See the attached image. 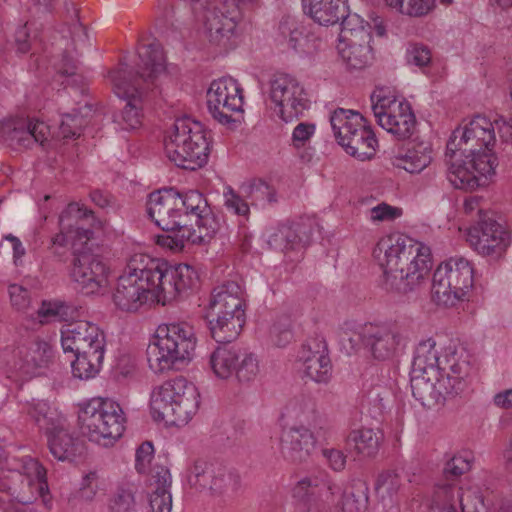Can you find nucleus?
<instances>
[{
	"label": "nucleus",
	"instance_id": "obj_1",
	"mask_svg": "<svg viewBox=\"0 0 512 512\" xmlns=\"http://www.w3.org/2000/svg\"><path fill=\"white\" fill-rule=\"evenodd\" d=\"M436 342L428 338L415 349L413 366L422 374L411 379L413 396L424 406L441 405L467 388L471 371L467 353L461 349L447 353L442 360Z\"/></svg>",
	"mask_w": 512,
	"mask_h": 512
},
{
	"label": "nucleus",
	"instance_id": "obj_2",
	"mask_svg": "<svg viewBox=\"0 0 512 512\" xmlns=\"http://www.w3.org/2000/svg\"><path fill=\"white\" fill-rule=\"evenodd\" d=\"M383 270L381 287L406 294L419 289L432 266L430 247L403 234L383 237L374 249Z\"/></svg>",
	"mask_w": 512,
	"mask_h": 512
},
{
	"label": "nucleus",
	"instance_id": "obj_3",
	"mask_svg": "<svg viewBox=\"0 0 512 512\" xmlns=\"http://www.w3.org/2000/svg\"><path fill=\"white\" fill-rule=\"evenodd\" d=\"M137 72L128 71V65L120 63L117 69L108 72V78L116 96L126 101L121 113L115 116L123 130H133L142 123L143 91L155 84L165 72L166 58L161 44L153 40L138 47Z\"/></svg>",
	"mask_w": 512,
	"mask_h": 512
},
{
	"label": "nucleus",
	"instance_id": "obj_4",
	"mask_svg": "<svg viewBox=\"0 0 512 512\" xmlns=\"http://www.w3.org/2000/svg\"><path fill=\"white\" fill-rule=\"evenodd\" d=\"M196 342L194 329L187 322L159 325L147 349L149 368L159 374L186 364L193 357Z\"/></svg>",
	"mask_w": 512,
	"mask_h": 512
},
{
	"label": "nucleus",
	"instance_id": "obj_5",
	"mask_svg": "<svg viewBox=\"0 0 512 512\" xmlns=\"http://www.w3.org/2000/svg\"><path fill=\"white\" fill-rule=\"evenodd\" d=\"M199 405L197 387L182 376L154 388L150 400L154 417L175 426L186 425L198 411Z\"/></svg>",
	"mask_w": 512,
	"mask_h": 512
},
{
	"label": "nucleus",
	"instance_id": "obj_6",
	"mask_svg": "<svg viewBox=\"0 0 512 512\" xmlns=\"http://www.w3.org/2000/svg\"><path fill=\"white\" fill-rule=\"evenodd\" d=\"M167 158L177 167L196 170L208 161L209 142L204 126L190 117L175 120L164 140Z\"/></svg>",
	"mask_w": 512,
	"mask_h": 512
},
{
	"label": "nucleus",
	"instance_id": "obj_7",
	"mask_svg": "<svg viewBox=\"0 0 512 512\" xmlns=\"http://www.w3.org/2000/svg\"><path fill=\"white\" fill-rule=\"evenodd\" d=\"M78 422L82 434L91 442L110 447L122 437L126 416L118 402L99 397L81 405Z\"/></svg>",
	"mask_w": 512,
	"mask_h": 512
},
{
	"label": "nucleus",
	"instance_id": "obj_8",
	"mask_svg": "<svg viewBox=\"0 0 512 512\" xmlns=\"http://www.w3.org/2000/svg\"><path fill=\"white\" fill-rule=\"evenodd\" d=\"M146 259L149 255L142 253L131 256L124 273L118 278L113 301L123 311H137L150 297L157 300V286Z\"/></svg>",
	"mask_w": 512,
	"mask_h": 512
},
{
	"label": "nucleus",
	"instance_id": "obj_9",
	"mask_svg": "<svg viewBox=\"0 0 512 512\" xmlns=\"http://www.w3.org/2000/svg\"><path fill=\"white\" fill-rule=\"evenodd\" d=\"M330 123L337 142L349 155L361 161L372 158L377 140L360 113L338 108L331 114Z\"/></svg>",
	"mask_w": 512,
	"mask_h": 512
},
{
	"label": "nucleus",
	"instance_id": "obj_10",
	"mask_svg": "<svg viewBox=\"0 0 512 512\" xmlns=\"http://www.w3.org/2000/svg\"><path fill=\"white\" fill-rule=\"evenodd\" d=\"M473 287V268L463 257H452L441 263L433 274L432 295L445 307L464 301Z\"/></svg>",
	"mask_w": 512,
	"mask_h": 512
},
{
	"label": "nucleus",
	"instance_id": "obj_11",
	"mask_svg": "<svg viewBox=\"0 0 512 512\" xmlns=\"http://www.w3.org/2000/svg\"><path fill=\"white\" fill-rule=\"evenodd\" d=\"M351 348L362 345L378 361L392 360L406 346V336L395 322L366 323L348 338Z\"/></svg>",
	"mask_w": 512,
	"mask_h": 512
},
{
	"label": "nucleus",
	"instance_id": "obj_12",
	"mask_svg": "<svg viewBox=\"0 0 512 512\" xmlns=\"http://www.w3.org/2000/svg\"><path fill=\"white\" fill-rule=\"evenodd\" d=\"M255 0H204L202 20L205 33L213 44L227 47L236 34L242 18L240 4H252Z\"/></svg>",
	"mask_w": 512,
	"mask_h": 512
},
{
	"label": "nucleus",
	"instance_id": "obj_13",
	"mask_svg": "<svg viewBox=\"0 0 512 512\" xmlns=\"http://www.w3.org/2000/svg\"><path fill=\"white\" fill-rule=\"evenodd\" d=\"M64 13L66 23L56 42L57 48L61 51V58L55 67L61 75L72 76L79 68V57L88 46L89 39L86 28L79 21V9L72 0L64 2Z\"/></svg>",
	"mask_w": 512,
	"mask_h": 512
},
{
	"label": "nucleus",
	"instance_id": "obj_14",
	"mask_svg": "<svg viewBox=\"0 0 512 512\" xmlns=\"http://www.w3.org/2000/svg\"><path fill=\"white\" fill-rule=\"evenodd\" d=\"M462 156H447L445 161L448 166L447 177L449 182L457 189H475L486 184L488 177L495 174L497 166L496 157L491 152V148L482 149L475 153H468L464 161Z\"/></svg>",
	"mask_w": 512,
	"mask_h": 512
},
{
	"label": "nucleus",
	"instance_id": "obj_15",
	"mask_svg": "<svg viewBox=\"0 0 512 512\" xmlns=\"http://www.w3.org/2000/svg\"><path fill=\"white\" fill-rule=\"evenodd\" d=\"M146 262L150 263V273L157 286V302L163 305L193 289L199 281L198 273L188 264L170 265L150 256Z\"/></svg>",
	"mask_w": 512,
	"mask_h": 512
},
{
	"label": "nucleus",
	"instance_id": "obj_16",
	"mask_svg": "<svg viewBox=\"0 0 512 512\" xmlns=\"http://www.w3.org/2000/svg\"><path fill=\"white\" fill-rule=\"evenodd\" d=\"M188 483L196 490L231 498L240 488V477L226 467L198 460L189 470Z\"/></svg>",
	"mask_w": 512,
	"mask_h": 512
},
{
	"label": "nucleus",
	"instance_id": "obj_17",
	"mask_svg": "<svg viewBox=\"0 0 512 512\" xmlns=\"http://www.w3.org/2000/svg\"><path fill=\"white\" fill-rule=\"evenodd\" d=\"M495 143V124L484 116H476L465 127L452 133L446 148V155L463 156L488 149Z\"/></svg>",
	"mask_w": 512,
	"mask_h": 512
},
{
	"label": "nucleus",
	"instance_id": "obj_18",
	"mask_svg": "<svg viewBox=\"0 0 512 512\" xmlns=\"http://www.w3.org/2000/svg\"><path fill=\"white\" fill-rule=\"evenodd\" d=\"M71 279L86 295L98 293L107 286V267L89 247L74 244V257L70 270Z\"/></svg>",
	"mask_w": 512,
	"mask_h": 512
},
{
	"label": "nucleus",
	"instance_id": "obj_19",
	"mask_svg": "<svg viewBox=\"0 0 512 512\" xmlns=\"http://www.w3.org/2000/svg\"><path fill=\"white\" fill-rule=\"evenodd\" d=\"M467 240L479 254L500 258L510 245V235L490 212L480 211L477 223L468 230Z\"/></svg>",
	"mask_w": 512,
	"mask_h": 512
},
{
	"label": "nucleus",
	"instance_id": "obj_20",
	"mask_svg": "<svg viewBox=\"0 0 512 512\" xmlns=\"http://www.w3.org/2000/svg\"><path fill=\"white\" fill-rule=\"evenodd\" d=\"M269 94L285 122L299 118L309 106L304 88L288 74H277L271 79Z\"/></svg>",
	"mask_w": 512,
	"mask_h": 512
},
{
	"label": "nucleus",
	"instance_id": "obj_21",
	"mask_svg": "<svg viewBox=\"0 0 512 512\" xmlns=\"http://www.w3.org/2000/svg\"><path fill=\"white\" fill-rule=\"evenodd\" d=\"M242 89L231 77L214 80L207 91V106L212 117L221 124L233 122L232 115L242 112Z\"/></svg>",
	"mask_w": 512,
	"mask_h": 512
},
{
	"label": "nucleus",
	"instance_id": "obj_22",
	"mask_svg": "<svg viewBox=\"0 0 512 512\" xmlns=\"http://www.w3.org/2000/svg\"><path fill=\"white\" fill-rule=\"evenodd\" d=\"M372 111L378 124L398 139L411 137L416 129L415 115L406 101L382 97L372 105Z\"/></svg>",
	"mask_w": 512,
	"mask_h": 512
},
{
	"label": "nucleus",
	"instance_id": "obj_23",
	"mask_svg": "<svg viewBox=\"0 0 512 512\" xmlns=\"http://www.w3.org/2000/svg\"><path fill=\"white\" fill-rule=\"evenodd\" d=\"M323 436V429L304 425L284 429L280 437V453L290 463H303L311 456Z\"/></svg>",
	"mask_w": 512,
	"mask_h": 512
},
{
	"label": "nucleus",
	"instance_id": "obj_24",
	"mask_svg": "<svg viewBox=\"0 0 512 512\" xmlns=\"http://www.w3.org/2000/svg\"><path fill=\"white\" fill-rule=\"evenodd\" d=\"M12 478H23L17 496L22 503H31L48 492L46 469L38 460L25 456L11 462Z\"/></svg>",
	"mask_w": 512,
	"mask_h": 512
},
{
	"label": "nucleus",
	"instance_id": "obj_25",
	"mask_svg": "<svg viewBox=\"0 0 512 512\" xmlns=\"http://www.w3.org/2000/svg\"><path fill=\"white\" fill-rule=\"evenodd\" d=\"M297 362L305 375L316 383H327L332 375L328 348L322 337L307 339L300 347Z\"/></svg>",
	"mask_w": 512,
	"mask_h": 512
},
{
	"label": "nucleus",
	"instance_id": "obj_26",
	"mask_svg": "<svg viewBox=\"0 0 512 512\" xmlns=\"http://www.w3.org/2000/svg\"><path fill=\"white\" fill-rule=\"evenodd\" d=\"M105 334L92 322L80 320L63 326L61 345L65 353L105 349Z\"/></svg>",
	"mask_w": 512,
	"mask_h": 512
},
{
	"label": "nucleus",
	"instance_id": "obj_27",
	"mask_svg": "<svg viewBox=\"0 0 512 512\" xmlns=\"http://www.w3.org/2000/svg\"><path fill=\"white\" fill-rule=\"evenodd\" d=\"M177 191L174 188L150 193L146 207L149 218L163 231L175 230L180 225Z\"/></svg>",
	"mask_w": 512,
	"mask_h": 512
},
{
	"label": "nucleus",
	"instance_id": "obj_28",
	"mask_svg": "<svg viewBox=\"0 0 512 512\" xmlns=\"http://www.w3.org/2000/svg\"><path fill=\"white\" fill-rule=\"evenodd\" d=\"M314 226L311 220L281 225L269 236L268 245L283 253L300 250L310 243Z\"/></svg>",
	"mask_w": 512,
	"mask_h": 512
},
{
	"label": "nucleus",
	"instance_id": "obj_29",
	"mask_svg": "<svg viewBox=\"0 0 512 512\" xmlns=\"http://www.w3.org/2000/svg\"><path fill=\"white\" fill-rule=\"evenodd\" d=\"M99 224L92 210L76 202L68 204L59 217V226L64 230L73 229L83 243H89L93 236L92 229Z\"/></svg>",
	"mask_w": 512,
	"mask_h": 512
},
{
	"label": "nucleus",
	"instance_id": "obj_30",
	"mask_svg": "<svg viewBox=\"0 0 512 512\" xmlns=\"http://www.w3.org/2000/svg\"><path fill=\"white\" fill-rule=\"evenodd\" d=\"M432 161V147L429 142L411 141L405 148L393 152L390 156L391 164L409 173H419Z\"/></svg>",
	"mask_w": 512,
	"mask_h": 512
},
{
	"label": "nucleus",
	"instance_id": "obj_31",
	"mask_svg": "<svg viewBox=\"0 0 512 512\" xmlns=\"http://www.w3.org/2000/svg\"><path fill=\"white\" fill-rule=\"evenodd\" d=\"M209 329L212 338L218 343H229L237 339L245 324V310H240L239 314L234 310L227 313H216L207 311Z\"/></svg>",
	"mask_w": 512,
	"mask_h": 512
},
{
	"label": "nucleus",
	"instance_id": "obj_32",
	"mask_svg": "<svg viewBox=\"0 0 512 512\" xmlns=\"http://www.w3.org/2000/svg\"><path fill=\"white\" fill-rule=\"evenodd\" d=\"M244 291L235 281H227L216 286L210 295L207 305V311L216 313H227L229 310L239 314L240 310H245Z\"/></svg>",
	"mask_w": 512,
	"mask_h": 512
},
{
	"label": "nucleus",
	"instance_id": "obj_33",
	"mask_svg": "<svg viewBox=\"0 0 512 512\" xmlns=\"http://www.w3.org/2000/svg\"><path fill=\"white\" fill-rule=\"evenodd\" d=\"M371 39L372 36L370 34L361 31L360 39L349 38L341 40L344 46H338L339 54L349 69H363L372 62Z\"/></svg>",
	"mask_w": 512,
	"mask_h": 512
},
{
	"label": "nucleus",
	"instance_id": "obj_34",
	"mask_svg": "<svg viewBox=\"0 0 512 512\" xmlns=\"http://www.w3.org/2000/svg\"><path fill=\"white\" fill-rule=\"evenodd\" d=\"M304 12L320 25H334L348 10L346 0H302Z\"/></svg>",
	"mask_w": 512,
	"mask_h": 512
},
{
	"label": "nucleus",
	"instance_id": "obj_35",
	"mask_svg": "<svg viewBox=\"0 0 512 512\" xmlns=\"http://www.w3.org/2000/svg\"><path fill=\"white\" fill-rule=\"evenodd\" d=\"M47 438L51 454L59 461H72L84 451L83 441L68 431L66 423L63 428L55 430Z\"/></svg>",
	"mask_w": 512,
	"mask_h": 512
},
{
	"label": "nucleus",
	"instance_id": "obj_36",
	"mask_svg": "<svg viewBox=\"0 0 512 512\" xmlns=\"http://www.w3.org/2000/svg\"><path fill=\"white\" fill-rule=\"evenodd\" d=\"M26 413L30 419L48 436L55 430L63 428L65 417L47 401L33 400L26 405Z\"/></svg>",
	"mask_w": 512,
	"mask_h": 512
},
{
	"label": "nucleus",
	"instance_id": "obj_37",
	"mask_svg": "<svg viewBox=\"0 0 512 512\" xmlns=\"http://www.w3.org/2000/svg\"><path fill=\"white\" fill-rule=\"evenodd\" d=\"M51 353V347L48 343L35 342L29 350L18 352L19 360L14 362L13 370L20 377H31L35 375L37 368L48 363Z\"/></svg>",
	"mask_w": 512,
	"mask_h": 512
},
{
	"label": "nucleus",
	"instance_id": "obj_38",
	"mask_svg": "<svg viewBox=\"0 0 512 512\" xmlns=\"http://www.w3.org/2000/svg\"><path fill=\"white\" fill-rule=\"evenodd\" d=\"M154 489L149 496L148 512H171L172 495L170 492L171 474L165 467L158 468L152 475Z\"/></svg>",
	"mask_w": 512,
	"mask_h": 512
},
{
	"label": "nucleus",
	"instance_id": "obj_39",
	"mask_svg": "<svg viewBox=\"0 0 512 512\" xmlns=\"http://www.w3.org/2000/svg\"><path fill=\"white\" fill-rule=\"evenodd\" d=\"M320 488H326L332 496L341 491V488L330 480L325 472H319L299 480L292 490L293 498L307 505L311 502L316 490Z\"/></svg>",
	"mask_w": 512,
	"mask_h": 512
},
{
	"label": "nucleus",
	"instance_id": "obj_40",
	"mask_svg": "<svg viewBox=\"0 0 512 512\" xmlns=\"http://www.w3.org/2000/svg\"><path fill=\"white\" fill-rule=\"evenodd\" d=\"M288 416L307 423L313 429H323V419L317 413L315 400L311 395L299 394L294 396L287 404Z\"/></svg>",
	"mask_w": 512,
	"mask_h": 512
},
{
	"label": "nucleus",
	"instance_id": "obj_41",
	"mask_svg": "<svg viewBox=\"0 0 512 512\" xmlns=\"http://www.w3.org/2000/svg\"><path fill=\"white\" fill-rule=\"evenodd\" d=\"M383 435L380 430L359 428L352 430L347 436V445L359 456L372 458L379 451Z\"/></svg>",
	"mask_w": 512,
	"mask_h": 512
},
{
	"label": "nucleus",
	"instance_id": "obj_42",
	"mask_svg": "<svg viewBox=\"0 0 512 512\" xmlns=\"http://www.w3.org/2000/svg\"><path fill=\"white\" fill-rule=\"evenodd\" d=\"M105 349L72 352L75 359L71 362L72 374L81 380L95 377L102 366Z\"/></svg>",
	"mask_w": 512,
	"mask_h": 512
},
{
	"label": "nucleus",
	"instance_id": "obj_43",
	"mask_svg": "<svg viewBox=\"0 0 512 512\" xmlns=\"http://www.w3.org/2000/svg\"><path fill=\"white\" fill-rule=\"evenodd\" d=\"M239 358L241 349L219 346L211 354L209 363L218 378L227 379L234 374Z\"/></svg>",
	"mask_w": 512,
	"mask_h": 512
},
{
	"label": "nucleus",
	"instance_id": "obj_44",
	"mask_svg": "<svg viewBox=\"0 0 512 512\" xmlns=\"http://www.w3.org/2000/svg\"><path fill=\"white\" fill-rule=\"evenodd\" d=\"M368 505V487L365 482L355 480L351 491H344L338 507L342 512H362Z\"/></svg>",
	"mask_w": 512,
	"mask_h": 512
},
{
	"label": "nucleus",
	"instance_id": "obj_45",
	"mask_svg": "<svg viewBox=\"0 0 512 512\" xmlns=\"http://www.w3.org/2000/svg\"><path fill=\"white\" fill-rule=\"evenodd\" d=\"M31 132L26 129V120H18L0 124V142L11 147H31Z\"/></svg>",
	"mask_w": 512,
	"mask_h": 512
},
{
	"label": "nucleus",
	"instance_id": "obj_46",
	"mask_svg": "<svg viewBox=\"0 0 512 512\" xmlns=\"http://www.w3.org/2000/svg\"><path fill=\"white\" fill-rule=\"evenodd\" d=\"M177 200L179 201L177 205L181 218L185 216L195 219L197 216H201L202 213L209 212L207 200L197 190H190L183 194L177 191Z\"/></svg>",
	"mask_w": 512,
	"mask_h": 512
},
{
	"label": "nucleus",
	"instance_id": "obj_47",
	"mask_svg": "<svg viewBox=\"0 0 512 512\" xmlns=\"http://www.w3.org/2000/svg\"><path fill=\"white\" fill-rule=\"evenodd\" d=\"M241 193L251 206H263L277 201L276 190L262 180H254L241 186Z\"/></svg>",
	"mask_w": 512,
	"mask_h": 512
},
{
	"label": "nucleus",
	"instance_id": "obj_48",
	"mask_svg": "<svg viewBox=\"0 0 512 512\" xmlns=\"http://www.w3.org/2000/svg\"><path fill=\"white\" fill-rule=\"evenodd\" d=\"M75 308L61 301H43L37 310L40 323L69 321L74 317Z\"/></svg>",
	"mask_w": 512,
	"mask_h": 512
},
{
	"label": "nucleus",
	"instance_id": "obj_49",
	"mask_svg": "<svg viewBox=\"0 0 512 512\" xmlns=\"http://www.w3.org/2000/svg\"><path fill=\"white\" fill-rule=\"evenodd\" d=\"M384 3L409 16L420 17L428 14L435 6V0H383ZM443 4H450L452 0H441Z\"/></svg>",
	"mask_w": 512,
	"mask_h": 512
},
{
	"label": "nucleus",
	"instance_id": "obj_50",
	"mask_svg": "<svg viewBox=\"0 0 512 512\" xmlns=\"http://www.w3.org/2000/svg\"><path fill=\"white\" fill-rule=\"evenodd\" d=\"M292 320L288 315L278 316L269 330L271 343L279 348L287 346L293 340Z\"/></svg>",
	"mask_w": 512,
	"mask_h": 512
},
{
	"label": "nucleus",
	"instance_id": "obj_51",
	"mask_svg": "<svg viewBox=\"0 0 512 512\" xmlns=\"http://www.w3.org/2000/svg\"><path fill=\"white\" fill-rule=\"evenodd\" d=\"M341 40L349 38H359L361 31L367 32L372 36L371 23L365 22L358 14L345 13L341 19Z\"/></svg>",
	"mask_w": 512,
	"mask_h": 512
},
{
	"label": "nucleus",
	"instance_id": "obj_52",
	"mask_svg": "<svg viewBox=\"0 0 512 512\" xmlns=\"http://www.w3.org/2000/svg\"><path fill=\"white\" fill-rule=\"evenodd\" d=\"M224 207L226 210L243 221H247L250 215V203L241 191L237 193L231 187H227L223 193Z\"/></svg>",
	"mask_w": 512,
	"mask_h": 512
},
{
	"label": "nucleus",
	"instance_id": "obj_53",
	"mask_svg": "<svg viewBox=\"0 0 512 512\" xmlns=\"http://www.w3.org/2000/svg\"><path fill=\"white\" fill-rule=\"evenodd\" d=\"M135 493L130 486H119L109 499L110 512H133L135 510Z\"/></svg>",
	"mask_w": 512,
	"mask_h": 512
},
{
	"label": "nucleus",
	"instance_id": "obj_54",
	"mask_svg": "<svg viewBox=\"0 0 512 512\" xmlns=\"http://www.w3.org/2000/svg\"><path fill=\"white\" fill-rule=\"evenodd\" d=\"M234 374L240 382L254 380L259 372L258 360L252 353L241 350V358L237 361Z\"/></svg>",
	"mask_w": 512,
	"mask_h": 512
},
{
	"label": "nucleus",
	"instance_id": "obj_55",
	"mask_svg": "<svg viewBox=\"0 0 512 512\" xmlns=\"http://www.w3.org/2000/svg\"><path fill=\"white\" fill-rule=\"evenodd\" d=\"M400 487V476L393 471L381 473L376 482V491L382 500L385 498L392 499L398 493Z\"/></svg>",
	"mask_w": 512,
	"mask_h": 512
},
{
	"label": "nucleus",
	"instance_id": "obj_56",
	"mask_svg": "<svg viewBox=\"0 0 512 512\" xmlns=\"http://www.w3.org/2000/svg\"><path fill=\"white\" fill-rule=\"evenodd\" d=\"M472 456L468 452L454 455L444 467V475L447 479H455L471 469Z\"/></svg>",
	"mask_w": 512,
	"mask_h": 512
},
{
	"label": "nucleus",
	"instance_id": "obj_57",
	"mask_svg": "<svg viewBox=\"0 0 512 512\" xmlns=\"http://www.w3.org/2000/svg\"><path fill=\"white\" fill-rule=\"evenodd\" d=\"M194 220L198 229L197 238L199 242H207L220 228L218 221L210 210L207 213H202L201 216H197Z\"/></svg>",
	"mask_w": 512,
	"mask_h": 512
},
{
	"label": "nucleus",
	"instance_id": "obj_58",
	"mask_svg": "<svg viewBox=\"0 0 512 512\" xmlns=\"http://www.w3.org/2000/svg\"><path fill=\"white\" fill-rule=\"evenodd\" d=\"M85 123L83 117L78 114H66L62 117L60 123V133L63 138L79 137Z\"/></svg>",
	"mask_w": 512,
	"mask_h": 512
},
{
	"label": "nucleus",
	"instance_id": "obj_59",
	"mask_svg": "<svg viewBox=\"0 0 512 512\" xmlns=\"http://www.w3.org/2000/svg\"><path fill=\"white\" fill-rule=\"evenodd\" d=\"M401 214L402 210L400 208L382 202L369 210V219L373 223L390 222L400 217Z\"/></svg>",
	"mask_w": 512,
	"mask_h": 512
},
{
	"label": "nucleus",
	"instance_id": "obj_60",
	"mask_svg": "<svg viewBox=\"0 0 512 512\" xmlns=\"http://www.w3.org/2000/svg\"><path fill=\"white\" fill-rule=\"evenodd\" d=\"M462 512H480L484 507V500L479 491L467 490L459 494Z\"/></svg>",
	"mask_w": 512,
	"mask_h": 512
},
{
	"label": "nucleus",
	"instance_id": "obj_61",
	"mask_svg": "<svg viewBox=\"0 0 512 512\" xmlns=\"http://www.w3.org/2000/svg\"><path fill=\"white\" fill-rule=\"evenodd\" d=\"M8 293L12 306L18 311H26L30 306L29 291L19 284H11Z\"/></svg>",
	"mask_w": 512,
	"mask_h": 512
},
{
	"label": "nucleus",
	"instance_id": "obj_62",
	"mask_svg": "<svg viewBox=\"0 0 512 512\" xmlns=\"http://www.w3.org/2000/svg\"><path fill=\"white\" fill-rule=\"evenodd\" d=\"M154 457V447L149 441L142 443L136 450L135 455V468L144 474L148 471L149 465Z\"/></svg>",
	"mask_w": 512,
	"mask_h": 512
},
{
	"label": "nucleus",
	"instance_id": "obj_63",
	"mask_svg": "<svg viewBox=\"0 0 512 512\" xmlns=\"http://www.w3.org/2000/svg\"><path fill=\"white\" fill-rule=\"evenodd\" d=\"M407 61L419 67H424L431 62V52L423 44H412L407 50Z\"/></svg>",
	"mask_w": 512,
	"mask_h": 512
},
{
	"label": "nucleus",
	"instance_id": "obj_64",
	"mask_svg": "<svg viewBox=\"0 0 512 512\" xmlns=\"http://www.w3.org/2000/svg\"><path fill=\"white\" fill-rule=\"evenodd\" d=\"M315 125L313 123L301 122L293 130L292 145L295 148H301L310 140L315 133Z\"/></svg>",
	"mask_w": 512,
	"mask_h": 512
}]
</instances>
